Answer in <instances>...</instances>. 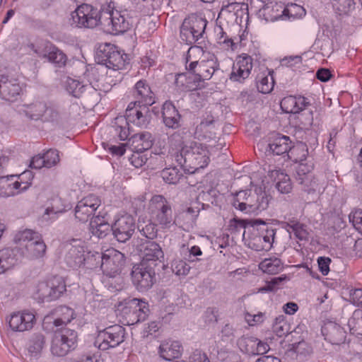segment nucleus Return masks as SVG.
Instances as JSON below:
<instances>
[{
    "label": "nucleus",
    "instance_id": "obj_23",
    "mask_svg": "<svg viewBox=\"0 0 362 362\" xmlns=\"http://www.w3.org/2000/svg\"><path fill=\"white\" fill-rule=\"evenodd\" d=\"M321 332L325 339L332 344H341L346 340V332L334 322H326L322 327Z\"/></svg>",
    "mask_w": 362,
    "mask_h": 362
},
{
    "label": "nucleus",
    "instance_id": "obj_10",
    "mask_svg": "<svg viewBox=\"0 0 362 362\" xmlns=\"http://www.w3.org/2000/svg\"><path fill=\"white\" fill-rule=\"evenodd\" d=\"M125 329L114 325L98 331L95 344L100 350H107L119 345L124 340Z\"/></svg>",
    "mask_w": 362,
    "mask_h": 362
},
{
    "label": "nucleus",
    "instance_id": "obj_41",
    "mask_svg": "<svg viewBox=\"0 0 362 362\" xmlns=\"http://www.w3.org/2000/svg\"><path fill=\"white\" fill-rule=\"evenodd\" d=\"M185 20L189 23V26L188 28H189L200 39L204 33L207 21L195 15H192L191 16L185 18Z\"/></svg>",
    "mask_w": 362,
    "mask_h": 362
},
{
    "label": "nucleus",
    "instance_id": "obj_26",
    "mask_svg": "<svg viewBox=\"0 0 362 362\" xmlns=\"http://www.w3.org/2000/svg\"><path fill=\"white\" fill-rule=\"evenodd\" d=\"M218 69L219 63L217 57L214 54L209 53L206 59H202L199 62L197 78L198 81H202L209 80Z\"/></svg>",
    "mask_w": 362,
    "mask_h": 362
},
{
    "label": "nucleus",
    "instance_id": "obj_64",
    "mask_svg": "<svg viewBox=\"0 0 362 362\" xmlns=\"http://www.w3.org/2000/svg\"><path fill=\"white\" fill-rule=\"evenodd\" d=\"M293 233L296 238L300 241H308L309 240L310 233L308 226L302 223H300L298 226L296 227Z\"/></svg>",
    "mask_w": 362,
    "mask_h": 362
},
{
    "label": "nucleus",
    "instance_id": "obj_48",
    "mask_svg": "<svg viewBox=\"0 0 362 362\" xmlns=\"http://www.w3.org/2000/svg\"><path fill=\"white\" fill-rule=\"evenodd\" d=\"M238 344L243 351L249 355H255L257 338L254 337H245L238 341Z\"/></svg>",
    "mask_w": 362,
    "mask_h": 362
},
{
    "label": "nucleus",
    "instance_id": "obj_1",
    "mask_svg": "<svg viewBox=\"0 0 362 362\" xmlns=\"http://www.w3.org/2000/svg\"><path fill=\"white\" fill-rule=\"evenodd\" d=\"M149 106L131 102L125 115L117 117L112 125V133L121 141H125L130 135L129 123L146 128L150 122Z\"/></svg>",
    "mask_w": 362,
    "mask_h": 362
},
{
    "label": "nucleus",
    "instance_id": "obj_53",
    "mask_svg": "<svg viewBox=\"0 0 362 362\" xmlns=\"http://www.w3.org/2000/svg\"><path fill=\"white\" fill-rule=\"evenodd\" d=\"M175 83L181 90L190 91L197 89V86L192 82H187V74L181 73L176 76Z\"/></svg>",
    "mask_w": 362,
    "mask_h": 362
},
{
    "label": "nucleus",
    "instance_id": "obj_15",
    "mask_svg": "<svg viewBox=\"0 0 362 362\" xmlns=\"http://www.w3.org/2000/svg\"><path fill=\"white\" fill-rule=\"evenodd\" d=\"M66 252L64 261L68 267L74 269L80 268L86 260L83 242L81 239H73L66 244Z\"/></svg>",
    "mask_w": 362,
    "mask_h": 362
},
{
    "label": "nucleus",
    "instance_id": "obj_45",
    "mask_svg": "<svg viewBox=\"0 0 362 362\" xmlns=\"http://www.w3.org/2000/svg\"><path fill=\"white\" fill-rule=\"evenodd\" d=\"M41 235L34 230L25 229L19 232L15 237L16 242L19 243L21 247H25V244H29L30 242H35L39 239Z\"/></svg>",
    "mask_w": 362,
    "mask_h": 362
},
{
    "label": "nucleus",
    "instance_id": "obj_46",
    "mask_svg": "<svg viewBox=\"0 0 362 362\" xmlns=\"http://www.w3.org/2000/svg\"><path fill=\"white\" fill-rule=\"evenodd\" d=\"M273 332L279 337L286 336L291 332L290 324L281 315L275 319L272 326Z\"/></svg>",
    "mask_w": 362,
    "mask_h": 362
},
{
    "label": "nucleus",
    "instance_id": "obj_20",
    "mask_svg": "<svg viewBox=\"0 0 362 362\" xmlns=\"http://www.w3.org/2000/svg\"><path fill=\"white\" fill-rule=\"evenodd\" d=\"M216 120L211 110H206L201 117V121L195 127L194 136L198 139H213L216 138L213 132Z\"/></svg>",
    "mask_w": 362,
    "mask_h": 362
},
{
    "label": "nucleus",
    "instance_id": "obj_2",
    "mask_svg": "<svg viewBox=\"0 0 362 362\" xmlns=\"http://www.w3.org/2000/svg\"><path fill=\"white\" fill-rule=\"evenodd\" d=\"M209 151L207 147L201 143L190 142L185 145L177 161L182 170L189 174H193L199 169L204 168L209 163Z\"/></svg>",
    "mask_w": 362,
    "mask_h": 362
},
{
    "label": "nucleus",
    "instance_id": "obj_37",
    "mask_svg": "<svg viewBox=\"0 0 362 362\" xmlns=\"http://www.w3.org/2000/svg\"><path fill=\"white\" fill-rule=\"evenodd\" d=\"M333 10L339 16L350 14L356 6L355 0H330Z\"/></svg>",
    "mask_w": 362,
    "mask_h": 362
},
{
    "label": "nucleus",
    "instance_id": "obj_3",
    "mask_svg": "<svg viewBox=\"0 0 362 362\" xmlns=\"http://www.w3.org/2000/svg\"><path fill=\"white\" fill-rule=\"evenodd\" d=\"M117 310L128 325L144 321L150 312L148 303L136 298H128L120 301Z\"/></svg>",
    "mask_w": 362,
    "mask_h": 362
},
{
    "label": "nucleus",
    "instance_id": "obj_11",
    "mask_svg": "<svg viewBox=\"0 0 362 362\" xmlns=\"http://www.w3.org/2000/svg\"><path fill=\"white\" fill-rule=\"evenodd\" d=\"M97 57L98 63L105 65L108 69L119 70L125 68L123 55L114 45L105 43L100 45Z\"/></svg>",
    "mask_w": 362,
    "mask_h": 362
},
{
    "label": "nucleus",
    "instance_id": "obj_9",
    "mask_svg": "<svg viewBox=\"0 0 362 362\" xmlns=\"http://www.w3.org/2000/svg\"><path fill=\"white\" fill-rule=\"evenodd\" d=\"M77 337V332L74 329L64 328L56 332L51 346L52 354L57 356H66L76 347Z\"/></svg>",
    "mask_w": 362,
    "mask_h": 362
},
{
    "label": "nucleus",
    "instance_id": "obj_5",
    "mask_svg": "<svg viewBox=\"0 0 362 362\" xmlns=\"http://www.w3.org/2000/svg\"><path fill=\"white\" fill-rule=\"evenodd\" d=\"M103 29L111 35L123 34L132 26V18L126 11L114 10L110 5L103 11Z\"/></svg>",
    "mask_w": 362,
    "mask_h": 362
},
{
    "label": "nucleus",
    "instance_id": "obj_8",
    "mask_svg": "<svg viewBox=\"0 0 362 362\" xmlns=\"http://www.w3.org/2000/svg\"><path fill=\"white\" fill-rule=\"evenodd\" d=\"M66 291L64 280L60 276H53L37 286L35 298L38 302H51L58 299Z\"/></svg>",
    "mask_w": 362,
    "mask_h": 362
},
{
    "label": "nucleus",
    "instance_id": "obj_16",
    "mask_svg": "<svg viewBox=\"0 0 362 362\" xmlns=\"http://www.w3.org/2000/svg\"><path fill=\"white\" fill-rule=\"evenodd\" d=\"M140 247L141 263L157 267L163 262L164 252L158 243L151 240H146Z\"/></svg>",
    "mask_w": 362,
    "mask_h": 362
},
{
    "label": "nucleus",
    "instance_id": "obj_55",
    "mask_svg": "<svg viewBox=\"0 0 362 362\" xmlns=\"http://www.w3.org/2000/svg\"><path fill=\"white\" fill-rule=\"evenodd\" d=\"M296 103V96L289 95L283 98L281 102V107L286 112L292 114L299 113L300 109L295 108Z\"/></svg>",
    "mask_w": 362,
    "mask_h": 362
},
{
    "label": "nucleus",
    "instance_id": "obj_25",
    "mask_svg": "<svg viewBox=\"0 0 362 362\" xmlns=\"http://www.w3.org/2000/svg\"><path fill=\"white\" fill-rule=\"evenodd\" d=\"M23 255L24 252L18 247L0 250V274L14 267Z\"/></svg>",
    "mask_w": 362,
    "mask_h": 362
},
{
    "label": "nucleus",
    "instance_id": "obj_62",
    "mask_svg": "<svg viewBox=\"0 0 362 362\" xmlns=\"http://www.w3.org/2000/svg\"><path fill=\"white\" fill-rule=\"evenodd\" d=\"M312 166L308 165L307 164L303 163V162L299 163L298 166L296 169V180L298 182H299L300 180L305 179V177H308V175H313V174L311 172Z\"/></svg>",
    "mask_w": 362,
    "mask_h": 362
},
{
    "label": "nucleus",
    "instance_id": "obj_61",
    "mask_svg": "<svg viewBox=\"0 0 362 362\" xmlns=\"http://www.w3.org/2000/svg\"><path fill=\"white\" fill-rule=\"evenodd\" d=\"M173 272L177 276L187 275L190 269V266L182 260L175 261L172 264Z\"/></svg>",
    "mask_w": 362,
    "mask_h": 362
},
{
    "label": "nucleus",
    "instance_id": "obj_36",
    "mask_svg": "<svg viewBox=\"0 0 362 362\" xmlns=\"http://www.w3.org/2000/svg\"><path fill=\"white\" fill-rule=\"evenodd\" d=\"M56 313L58 317L53 321V325L56 327L66 325L76 317L74 310L67 306H61L58 308L56 310Z\"/></svg>",
    "mask_w": 362,
    "mask_h": 362
},
{
    "label": "nucleus",
    "instance_id": "obj_22",
    "mask_svg": "<svg viewBox=\"0 0 362 362\" xmlns=\"http://www.w3.org/2000/svg\"><path fill=\"white\" fill-rule=\"evenodd\" d=\"M133 96L135 98L133 103H136L138 105L151 106L156 102L155 94L146 80H139L135 83Z\"/></svg>",
    "mask_w": 362,
    "mask_h": 362
},
{
    "label": "nucleus",
    "instance_id": "obj_47",
    "mask_svg": "<svg viewBox=\"0 0 362 362\" xmlns=\"http://www.w3.org/2000/svg\"><path fill=\"white\" fill-rule=\"evenodd\" d=\"M60 119V113L58 108L52 104L46 103V110H44L40 121L43 122H58Z\"/></svg>",
    "mask_w": 362,
    "mask_h": 362
},
{
    "label": "nucleus",
    "instance_id": "obj_38",
    "mask_svg": "<svg viewBox=\"0 0 362 362\" xmlns=\"http://www.w3.org/2000/svg\"><path fill=\"white\" fill-rule=\"evenodd\" d=\"M46 245L40 237L35 242H30L29 244H25L26 255L33 258L42 257L46 251Z\"/></svg>",
    "mask_w": 362,
    "mask_h": 362
},
{
    "label": "nucleus",
    "instance_id": "obj_6",
    "mask_svg": "<svg viewBox=\"0 0 362 362\" xmlns=\"http://www.w3.org/2000/svg\"><path fill=\"white\" fill-rule=\"evenodd\" d=\"M151 218L163 228H170L175 223L170 203L163 195H154L149 202Z\"/></svg>",
    "mask_w": 362,
    "mask_h": 362
},
{
    "label": "nucleus",
    "instance_id": "obj_51",
    "mask_svg": "<svg viewBox=\"0 0 362 362\" xmlns=\"http://www.w3.org/2000/svg\"><path fill=\"white\" fill-rule=\"evenodd\" d=\"M270 201V197L263 191L262 188L257 189L256 196V213L261 212L267 209Z\"/></svg>",
    "mask_w": 362,
    "mask_h": 362
},
{
    "label": "nucleus",
    "instance_id": "obj_58",
    "mask_svg": "<svg viewBox=\"0 0 362 362\" xmlns=\"http://www.w3.org/2000/svg\"><path fill=\"white\" fill-rule=\"evenodd\" d=\"M349 220L353 226L361 233H362V210L356 209L349 215Z\"/></svg>",
    "mask_w": 362,
    "mask_h": 362
},
{
    "label": "nucleus",
    "instance_id": "obj_50",
    "mask_svg": "<svg viewBox=\"0 0 362 362\" xmlns=\"http://www.w3.org/2000/svg\"><path fill=\"white\" fill-rule=\"evenodd\" d=\"M189 26L188 21L184 20L180 27V37L186 42L188 45H192L197 42L199 37H198L192 30L188 28Z\"/></svg>",
    "mask_w": 362,
    "mask_h": 362
},
{
    "label": "nucleus",
    "instance_id": "obj_59",
    "mask_svg": "<svg viewBox=\"0 0 362 362\" xmlns=\"http://www.w3.org/2000/svg\"><path fill=\"white\" fill-rule=\"evenodd\" d=\"M255 224L261 225L262 227L259 229L261 233H263V235H267L268 240L270 238L272 241L274 242L276 229L272 225L267 224L260 219L256 220L255 221Z\"/></svg>",
    "mask_w": 362,
    "mask_h": 362
},
{
    "label": "nucleus",
    "instance_id": "obj_63",
    "mask_svg": "<svg viewBox=\"0 0 362 362\" xmlns=\"http://www.w3.org/2000/svg\"><path fill=\"white\" fill-rule=\"evenodd\" d=\"M303 11V8L296 4H290L284 9L283 16L288 18H296L300 12Z\"/></svg>",
    "mask_w": 362,
    "mask_h": 362
},
{
    "label": "nucleus",
    "instance_id": "obj_44",
    "mask_svg": "<svg viewBox=\"0 0 362 362\" xmlns=\"http://www.w3.org/2000/svg\"><path fill=\"white\" fill-rule=\"evenodd\" d=\"M348 326L351 334L362 335V310H355L348 321Z\"/></svg>",
    "mask_w": 362,
    "mask_h": 362
},
{
    "label": "nucleus",
    "instance_id": "obj_42",
    "mask_svg": "<svg viewBox=\"0 0 362 362\" xmlns=\"http://www.w3.org/2000/svg\"><path fill=\"white\" fill-rule=\"evenodd\" d=\"M308 155V149L307 145L303 143H299L296 146L292 145L287 157L296 163H301L306 160Z\"/></svg>",
    "mask_w": 362,
    "mask_h": 362
},
{
    "label": "nucleus",
    "instance_id": "obj_19",
    "mask_svg": "<svg viewBox=\"0 0 362 362\" xmlns=\"http://www.w3.org/2000/svg\"><path fill=\"white\" fill-rule=\"evenodd\" d=\"M35 321V316L33 312L23 310L11 315L8 325L13 331L24 332L31 329Z\"/></svg>",
    "mask_w": 362,
    "mask_h": 362
},
{
    "label": "nucleus",
    "instance_id": "obj_56",
    "mask_svg": "<svg viewBox=\"0 0 362 362\" xmlns=\"http://www.w3.org/2000/svg\"><path fill=\"white\" fill-rule=\"evenodd\" d=\"M45 160V168H50L59 161V156L57 150L49 149L42 156Z\"/></svg>",
    "mask_w": 362,
    "mask_h": 362
},
{
    "label": "nucleus",
    "instance_id": "obj_29",
    "mask_svg": "<svg viewBox=\"0 0 362 362\" xmlns=\"http://www.w3.org/2000/svg\"><path fill=\"white\" fill-rule=\"evenodd\" d=\"M66 90L70 95L77 98L86 97L87 93L96 94V90L90 84L84 85L71 78H68L66 81Z\"/></svg>",
    "mask_w": 362,
    "mask_h": 362
},
{
    "label": "nucleus",
    "instance_id": "obj_14",
    "mask_svg": "<svg viewBox=\"0 0 362 362\" xmlns=\"http://www.w3.org/2000/svg\"><path fill=\"white\" fill-rule=\"evenodd\" d=\"M265 153L267 155L287 156L292 147V141L289 136L279 133H271L267 139Z\"/></svg>",
    "mask_w": 362,
    "mask_h": 362
},
{
    "label": "nucleus",
    "instance_id": "obj_43",
    "mask_svg": "<svg viewBox=\"0 0 362 362\" xmlns=\"http://www.w3.org/2000/svg\"><path fill=\"white\" fill-rule=\"evenodd\" d=\"M205 209V204L196 202L192 203L191 205L184 210L180 216L185 218L187 223H192L195 221L196 218L199 216L201 209Z\"/></svg>",
    "mask_w": 362,
    "mask_h": 362
},
{
    "label": "nucleus",
    "instance_id": "obj_28",
    "mask_svg": "<svg viewBox=\"0 0 362 362\" xmlns=\"http://www.w3.org/2000/svg\"><path fill=\"white\" fill-rule=\"evenodd\" d=\"M126 140L129 141L132 150L144 152L151 148L153 141V136L148 132H142L132 136L129 135Z\"/></svg>",
    "mask_w": 362,
    "mask_h": 362
},
{
    "label": "nucleus",
    "instance_id": "obj_12",
    "mask_svg": "<svg viewBox=\"0 0 362 362\" xmlns=\"http://www.w3.org/2000/svg\"><path fill=\"white\" fill-rule=\"evenodd\" d=\"M100 257V268L103 274L110 277L119 274L125 264L124 254L113 248L107 250Z\"/></svg>",
    "mask_w": 362,
    "mask_h": 362
},
{
    "label": "nucleus",
    "instance_id": "obj_40",
    "mask_svg": "<svg viewBox=\"0 0 362 362\" xmlns=\"http://www.w3.org/2000/svg\"><path fill=\"white\" fill-rule=\"evenodd\" d=\"M160 176L163 181L169 185H175L182 177L183 174L180 168L175 166L165 168L160 172Z\"/></svg>",
    "mask_w": 362,
    "mask_h": 362
},
{
    "label": "nucleus",
    "instance_id": "obj_21",
    "mask_svg": "<svg viewBox=\"0 0 362 362\" xmlns=\"http://www.w3.org/2000/svg\"><path fill=\"white\" fill-rule=\"evenodd\" d=\"M298 182L301 185V189L306 194V200L309 202H314L325 190L324 183L321 182L314 175H308L305 179L299 178Z\"/></svg>",
    "mask_w": 362,
    "mask_h": 362
},
{
    "label": "nucleus",
    "instance_id": "obj_18",
    "mask_svg": "<svg viewBox=\"0 0 362 362\" xmlns=\"http://www.w3.org/2000/svg\"><path fill=\"white\" fill-rule=\"evenodd\" d=\"M252 58L247 54L240 55L233 64L230 79L242 83L249 77L253 66Z\"/></svg>",
    "mask_w": 362,
    "mask_h": 362
},
{
    "label": "nucleus",
    "instance_id": "obj_57",
    "mask_svg": "<svg viewBox=\"0 0 362 362\" xmlns=\"http://www.w3.org/2000/svg\"><path fill=\"white\" fill-rule=\"evenodd\" d=\"M274 85V82L272 76L270 78V81L268 76H264L257 83V88L260 93L266 94L272 90Z\"/></svg>",
    "mask_w": 362,
    "mask_h": 362
},
{
    "label": "nucleus",
    "instance_id": "obj_39",
    "mask_svg": "<svg viewBox=\"0 0 362 362\" xmlns=\"http://www.w3.org/2000/svg\"><path fill=\"white\" fill-rule=\"evenodd\" d=\"M259 268L264 273L276 274L283 270L284 266L280 259L274 257L264 259L259 264Z\"/></svg>",
    "mask_w": 362,
    "mask_h": 362
},
{
    "label": "nucleus",
    "instance_id": "obj_30",
    "mask_svg": "<svg viewBox=\"0 0 362 362\" xmlns=\"http://www.w3.org/2000/svg\"><path fill=\"white\" fill-rule=\"evenodd\" d=\"M90 230L93 235L104 238L112 231V224L108 223L104 216L98 215L91 218Z\"/></svg>",
    "mask_w": 362,
    "mask_h": 362
},
{
    "label": "nucleus",
    "instance_id": "obj_24",
    "mask_svg": "<svg viewBox=\"0 0 362 362\" xmlns=\"http://www.w3.org/2000/svg\"><path fill=\"white\" fill-rule=\"evenodd\" d=\"M40 57L47 59L56 67L65 66L67 62L66 55L57 47L50 42H46L43 49L39 53Z\"/></svg>",
    "mask_w": 362,
    "mask_h": 362
},
{
    "label": "nucleus",
    "instance_id": "obj_4",
    "mask_svg": "<svg viewBox=\"0 0 362 362\" xmlns=\"http://www.w3.org/2000/svg\"><path fill=\"white\" fill-rule=\"evenodd\" d=\"M103 11L88 4H82L71 13V25L78 28H94L103 26Z\"/></svg>",
    "mask_w": 362,
    "mask_h": 362
},
{
    "label": "nucleus",
    "instance_id": "obj_52",
    "mask_svg": "<svg viewBox=\"0 0 362 362\" xmlns=\"http://www.w3.org/2000/svg\"><path fill=\"white\" fill-rule=\"evenodd\" d=\"M138 229L141 235L149 240H153L157 237L158 228L156 223L148 222L144 226L139 225Z\"/></svg>",
    "mask_w": 362,
    "mask_h": 362
},
{
    "label": "nucleus",
    "instance_id": "obj_49",
    "mask_svg": "<svg viewBox=\"0 0 362 362\" xmlns=\"http://www.w3.org/2000/svg\"><path fill=\"white\" fill-rule=\"evenodd\" d=\"M256 196L257 189L254 193H252V192L249 190V194L246 199V202L238 204V209L245 213H256Z\"/></svg>",
    "mask_w": 362,
    "mask_h": 362
},
{
    "label": "nucleus",
    "instance_id": "obj_60",
    "mask_svg": "<svg viewBox=\"0 0 362 362\" xmlns=\"http://www.w3.org/2000/svg\"><path fill=\"white\" fill-rule=\"evenodd\" d=\"M132 151L134 153L129 159L131 164L135 168L142 167L148 160L146 155L143 154L144 151H136V150Z\"/></svg>",
    "mask_w": 362,
    "mask_h": 362
},
{
    "label": "nucleus",
    "instance_id": "obj_31",
    "mask_svg": "<svg viewBox=\"0 0 362 362\" xmlns=\"http://www.w3.org/2000/svg\"><path fill=\"white\" fill-rule=\"evenodd\" d=\"M182 351V346L179 341H166L160 344L159 354L165 361H171L179 358Z\"/></svg>",
    "mask_w": 362,
    "mask_h": 362
},
{
    "label": "nucleus",
    "instance_id": "obj_34",
    "mask_svg": "<svg viewBox=\"0 0 362 362\" xmlns=\"http://www.w3.org/2000/svg\"><path fill=\"white\" fill-rule=\"evenodd\" d=\"M34 176L33 173L30 170H25L18 176L19 180L13 182H10L12 192H16V194L25 191L31 185V181Z\"/></svg>",
    "mask_w": 362,
    "mask_h": 362
},
{
    "label": "nucleus",
    "instance_id": "obj_13",
    "mask_svg": "<svg viewBox=\"0 0 362 362\" xmlns=\"http://www.w3.org/2000/svg\"><path fill=\"white\" fill-rule=\"evenodd\" d=\"M136 229L134 218L128 214L118 216L112 223V233L114 238L120 243H126L133 235Z\"/></svg>",
    "mask_w": 362,
    "mask_h": 362
},
{
    "label": "nucleus",
    "instance_id": "obj_17",
    "mask_svg": "<svg viewBox=\"0 0 362 362\" xmlns=\"http://www.w3.org/2000/svg\"><path fill=\"white\" fill-rule=\"evenodd\" d=\"M100 204L101 201L98 196L88 195L77 203L75 207L76 218L83 223L87 222Z\"/></svg>",
    "mask_w": 362,
    "mask_h": 362
},
{
    "label": "nucleus",
    "instance_id": "obj_32",
    "mask_svg": "<svg viewBox=\"0 0 362 362\" xmlns=\"http://www.w3.org/2000/svg\"><path fill=\"white\" fill-rule=\"evenodd\" d=\"M269 175L276 182V188L281 194H288L292 190V183L290 177L280 170L269 171Z\"/></svg>",
    "mask_w": 362,
    "mask_h": 362
},
{
    "label": "nucleus",
    "instance_id": "obj_54",
    "mask_svg": "<svg viewBox=\"0 0 362 362\" xmlns=\"http://www.w3.org/2000/svg\"><path fill=\"white\" fill-rule=\"evenodd\" d=\"M29 351L32 354H38L45 344V337L42 334H35L30 341Z\"/></svg>",
    "mask_w": 362,
    "mask_h": 362
},
{
    "label": "nucleus",
    "instance_id": "obj_33",
    "mask_svg": "<svg viewBox=\"0 0 362 362\" xmlns=\"http://www.w3.org/2000/svg\"><path fill=\"white\" fill-rule=\"evenodd\" d=\"M23 107V112L27 117L33 120H40L44 110H46V103L37 100L30 104H24Z\"/></svg>",
    "mask_w": 362,
    "mask_h": 362
},
{
    "label": "nucleus",
    "instance_id": "obj_7",
    "mask_svg": "<svg viewBox=\"0 0 362 362\" xmlns=\"http://www.w3.org/2000/svg\"><path fill=\"white\" fill-rule=\"evenodd\" d=\"M156 268L141 262L133 266L131 272L132 282L139 292H146L156 284Z\"/></svg>",
    "mask_w": 362,
    "mask_h": 362
},
{
    "label": "nucleus",
    "instance_id": "obj_27",
    "mask_svg": "<svg viewBox=\"0 0 362 362\" xmlns=\"http://www.w3.org/2000/svg\"><path fill=\"white\" fill-rule=\"evenodd\" d=\"M162 117L165 127L177 129L180 126L181 115L175 106L169 101L163 105Z\"/></svg>",
    "mask_w": 362,
    "mask_h": 362
},
{
    "label": "nucleus",
    "instance_id": "obj_35",
    "mask_svg": "<svg viewBox=\"0 0 362 362\" xmlns=\"http://www.w3.org/2000/svg\"><path fill=\"white\" fill-rule=\"evenodd\" d=\"M21 91V88L16 81L0 84V95L8 101H14Z\"/></svg>",
    "mask_w": 362,
    "mask_h": 362
}]
</instances>
